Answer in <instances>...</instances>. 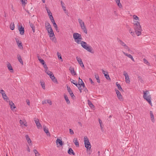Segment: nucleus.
Returning <instances> with one entry per match:
<instances>
[{
    "mask_svg": "<svg viewBox=\"0 0 156 156\" xmlns=\"http://www.w3.org/2000/svg\"><path fill=\"white\" fill-rule=\"evenodd\" d=\"M80 44L82 47L87 51L92 53H94V51L91 47L90 46H88V45L86 42L83 41H81Z\"/></svg>",
    "mask_w": 156,
    "mask_h": 156,
    "instance_id": "nucleus-3",
    "label": "nucleus"
},
{
    "mask_svg": "<svg viewBox=\"0 0 156 156\" xmlns=\"http://www.w3.org/2000/svg\"><path fill=\"white\" fill-rule=\"evenodd\" d=\"M80 27L83 30L84 32L86 34H87V30L86 27L84 23L83 24L81 25V26H80Z\"/></svg>",
    "mask_w": 156,
    "mask_h": 156,
    "instance_id": "nucleus-9",
    "label": "nucleus"
},
{
    "mask_svg": "<svg viewBox=\"0 0 156 156\" xmlns=\"http://www.w3.org/2000/svg\"><path fill=\"white\" fill-rule=\"evenodd\" d=\"M47 12L48 13V14L49 16H50V15H52L51 12V11H50V10H49L48 9H47Z\"/></svg>",
    "mask_w": 156,
    "mask_h": 156,
    "instance_id": "nucleus-57",
    "label": "nucleus"
},
{
    "mask_svg": "<svg viewBox=\"0 0 156 156\" xmlns=\"http://www.w3.org/2000/svg\"><path fill=\"white\" fill-rule=\"evenodd\" d=\"M19 122L21 125H23L25 126H27V122L25 120H22L20 119V120Z\"/></svg>",
    "mask_w": 156,
    "mask_h": 156,
    "instance_id": "nucleus-14",
    "label": "nucleus"
},
{
    "mask_svg": "<svg viewBox=\"0 0 156 156\" xmlns=\"http://www.w3.org/2000/svg\"><path fill=\"white\" fill-rule=\"evenodd\" d=\"M87 102L88 105L91 108H94V105L90 101L88 100H87Z\"/></svg>",
    "mask_w": 156,
    "mask_h": 156,
    "instance_id": "nucleus-27",
    "label": "nucleus"
},
{
    "mask_svg": "<svg viewBox=\"0 0 156 156\" xmlns=\"http://www.w3.org/2000/svg\"><path fill=\"white\" fill-rule=\"evenodd\" d=\"M45 26L51 39L53 41L55 40V39L54 37L55 35L50 24L48 23H45Z\"/></svg>",
    "mask_w": 156,
    "mask_h": 156,
    "instance_id": "nucleus-2",
    "label": "nucleus"
},
{
    "mask_svg": "<svg viewBox=\"0 0 156 156\" xmlns=\"http://www.w3.org/2000/svg\"><path fill=\"white\" fill-rule=\"evenodd\" d=\"M61 3L62 8L63 9V10L64 11H66V9L65 6H64V3L62 1H61Z\"/></svg>",
    "mask_w": 156,
    "mask_h": 156,
    "instance_id": "nucleus-43",
    "label": "nucleus"
},
{
    "mask_svg": "<svg viewBox=\"0 0 156 156\" xmlns=\"http://www.w3.org/2000/svg\"><path fill=\"white\" fill-rule=\"evenodd\" d=\"M76 59L79 63H80L83 62L81 58H78L77 56L76 57Z\"/></svg>",
    "mask_w": 156,
    "mask_h": 156,
    "instance_id": "nucleus-50",
    "label": "nucleus"
},
{
    "mask_svg": "<svg viewBox=\"0 0 156 156\" xmlns=\"http://www.w3.org/2000/svg\"><path fill=\"white\" fill-rule=\"evenodd\" d=\"M98 121H99V122L100 124V127L101 129V130H103V125L102 124V121L100 119H99Z\"/></svg>",
    "mask_w": 156,
    "mask_h": 156,
    "instance_id": "nucleus-39",
    "label": "nucleus"
},
{
    "mask_svg": "<svg viewBox=\"0 0 156 156\" xmlns=\"http://www.w3.org/2000/svg\"><path fill=\"white\" fill-rule=\"evenodd\" d=\"M49 16V18H50L51 22L52 21H53L54 20V18L52 16V15H51Z\"/></svg>",
    "mask_w": 156,
    "mask_h": 156,
    "instance_id": "nucleus-58",
    "label": "nucleus"
},
{
    "mask_svg": "<svg viewBox=\"0 0 156 156\" xmlns=\"http://www.w3.org/2000/svg\"><path fill=\"white\" fill-rule=\"evenodd\" d=\"M44 132L47 134V135L48 136H50V133L48 131V129L47 128H46V126H44Z\"/></svg>",
    "mask_w": 156,
    "mask_h": 156,
    "instance_id": "nucleus-18",
    "label": "nucleus"
},
{
    "mask_svg": "<svg viewBox=\"0 0 156 156\" xmlns=\"http://www.w3.org/2000/svg\"><path fill=\"white\" fill-rule=\"evenodd\" d=\"M133 21H139V17L135 15H133Z\"/></svg>",
    "mask_w": 156,
    "mask_h": 156,
    "instance_id": "nucleus-38",
    "label": "nucleus"
},
{
    "mask_svg": "<svg viewBox=\"0 0 156 156\" xmlns=\"http://www.w3.org/2000/svg\"><path fill=\"white\" fill-rule=\"evenodd\" d=\"M73 142L76 147H79V143L76 138H74L73 139Z\"/></svg>",
    "mask_w": 156,
    "mask_h": 156,
    "instance_id": "nucleus-25",
    "label": "nucleus"
},
{
    "mask_svg": "<svg viewBox=\"0 0 156 156\" xmlns=\"http://www.w3.org/2000/svg\"><path fill=\"white\" fill-rule=\"evenodd\" d=\"M26 138V140H27V141L28 143L30 145H32L31 143V141L29 137V136L27 135H26L25 136Z\"/></svg>",
    "mask_w": 156,
    "mask_h": 156,
    "instance_id": "nucleus-20",
    "label": "nucleus"
},
{
    "mask_svg": "<svg viewBox=\"0 0 156 156\" xmlns=\"http://www.w3.org/2000/svg\"><path fill=\"white\" fill-rule=\"evenodd\" d=\"M17 58H18V59L19 61L20 62L21 64H22V65H23V62L22 59L21 58V57L20 55H18Z\"/></svg>",
    "mask_w": 156,
    "mask_h": 156,
    "instance_id": "nucleus-29",
    "label": "nucleus"
},
{
    "mask_svg": "<svg viewBox=\"0 0 156 156\" xmlns=\"http://www.w3.org/2000/svg\"><path fill=\"white\" fill-rule=\"evenodd\" d=\"M34 121L36 124V126L38 129L41 128L42 126L40 123L39 122V119L36 118L34 119Z\"/></svg>",
    "mask_w": 156,
    "mask_h": 156,
    "instance_id": "nucleus-8",
    "label": "nucleus"
},
{
    "mask_svg": "<svg viewBox=\"0 0 156 156\" xmlns=\"http://www.w3.org/2000/svg\"><path fill=\"white\" fill-rule=\"evenodd\" d=\"M18 30L20 32V34L21 35H23L24 34V28L22 26H19L18 27Z\"/></svg>",
    "mask_w": 156,
    "mask_h": 156,
    "instance_id": "nucleus-12",
    "label": "nucleus"
},
{
    "mask_svg": "<svg viewBox=\"0 0 156 156\" xmlns=\"http://www.w3.org/2000/svg\"><path fill=\"white\" fill-rule=\"evenodd\" d=\"M52 23H53V25L54 27L55 28H57V25L55 23V20L53 21L52 22Z\"/></svg>",
    "mask_w": 156,
    "mask_h": 156,
    "instance_id": "nucleus-54",
    "label": "nucleus"
},
{
    "mask_svg": "<svg viewBox=\"0 0 156 156\" xmlns=\"http://www.w3.org/2000/svg\"><path fill=\"white\" fill-rule=\"evenodd\" d=\"M69 133L71 135H73L74 134V133L73 131V130L71 129H69Z\"/></svg>",
    "mask_w": 156,
    "mask_h": 156,
    "instance_id": "nucleus-60",
    "label": "nucleus"
},
{
    "mask_svg": "<svg viewBox=\"0 0 156 156\" xmlns=\"http://www.w3.org/2000/svg\"><path fill=\"white\" fill-rule=\"evenodd\" d=\"M117 40L119 43L122 46H123L126 44L124 42L122 41L121 40H120L118 38L117 39Z\"/></svg>",
    "mask_w": 156,
    "mask_h": 156,
    "instance_id": "nucleus-33",
    "label": "nucleus"
},
{
    "mask_svg": "<svg viewBox=\"0 0 156 156\" xmlns=\"http://www.w3.org/2000/svg\"><path fill=\"white\" fill-rule=\"evenodd\" d=\"M47 103H48L50 105H51L52 104V102L51 100H48L47 101Z\"/></svg>",
    "mask_w": 156,
    "mask_h": 156,
    "instance_id": "nucleus-62",
    "label": "nucleus"
},
{
    "mask_svg": "<svg viewBox=\"0 0 156 156\" xmlns=\"http://www.w3.org/2000/svg\"><path fill=\"white\" fill-rule=\"evenodd\" d=\"M85 147L87 148V150L88 151V150H90V149L91 148V145L90 144H84Z\"/></svg>",
    "mask_w": 156,
    "mask_h": 156,
    "instance_id": "nucleus-30",
    "label": "nucleus"
},
{
    "mask_svg": "<svg viewBox=\"0 0 156 156\" xmlns=\"http://www.w3.org/2000/svg\"><path fill=\"white\" fill-rule=\"evenodd\" d=\"M20 0L22 2V3L23 4H26L27 3H26V2H27V0Z\"/></svg>",
    "mask_w": 156,
    "mask_h": 156,
    "instance_id": "nucleus-59",
    "label": "nucleus"
},
{
    "mask_svg": "<svg viewBox=\"0 0 156 156\" xmlns=\"http://www.w3.org/2000/svg\"><path fill=\"white\" fill-rule=\"evenodd\" d=\"M123 47L125 49H126L129 51H130V50L129 48L126 45V44Z\"/></svg>",
    "mask_w": 156,
    "mask_h": 156,
    "instance_id": "nucleus-47",
    "label": "nucleus"
},
{
    "mask_svg": "<svg viewBox=\"0 0 156 156\" xmlns=\"http://www.w3.org/2000/svg\"><path fill=\"white\" fill-rule=\"evenodd\" d=\"M115 90L116 94H117V95H118V94H120V93L119 91V90Z\"/></svg>",
    "mask_w": 156,
    "mask_h": 156,
    "instance_id": "nucleus-64",
    "label": "nucleus"
},
{
    "mask_svg": "<svg viewBox=\"0 0 156 156\" xmlns=\"http://www.w3.org/2000/svg\"><path fill=\"white\" fill-rule=\"evenodd\" d=\"M68 153L70 155L72 154L73 155H75V153H74L73 150L71 148H69V149L68 151Z\"/></svg>",
    "mask_w": 156,
    "mask_h": 156,
    "instance_id": "nucleus-24",
    "label": "nucleus"
},
{
    "mask_svg": "<svg viewBox=\"0 0 156 156\" xmlns=\"http://www.w3.org/2000/svg\"><path fill=\"white\" fill-rule=\"evenodd\" d=\"M78 21L80 25V26H81V25L83 24L84 23V22L80 19L79 18L78 19Z\"/></svg>",
    "mask_w": 156,
    "mask_h": 156,
    "instance_id": "nucleus-45",
    "label": "nucleus"
},
{
    "mask_svg": "<svg viewBox=\"0 0 156 156\" xmlns=\"http://www.w3.org/2000/svg\"><path fill=\"white\" fill-rule=\"evenodd\" d=\"M103 73L104 74L105 76L106 79L107 80H111L109 75L108 74V73L107 72V74L105 73V71L103 70H102Z\"/></svg>",
    "mask_w": 156,
    "mask_h": 156,
    "instance_id": "nucleus-17",
    "label": "nucleus"
},
{
    "mask_svg": "<svg viewBox=\"0 0 156 156\" xmlns=\"http://www.w3.org/2000/svg\"><path fill=\"white\" fill-rule=\"evenodd\" d=\"M84 144H90V143L89 141V140L87 136H85L84 137Z\"/></svg>",
    "mask_w": 156,
    "mask_h": 156,
    "instance_id": "nucleus-22",
    "label": "nucleus"
},
{
    "mask_svg": "<svg viewBox=\"0 0 156 156\" xmlns=\"http://www.w3.org/2000/svg\"><path fill=\"white\" fill-rule=\"evenodd\" d=\"M122 53L125 55L127 56L129 58H130L134 62V60L133 56L131 55L130 54H129L127 53L124 52L123 51H122Z\"/></svg>",
    "mask_w": 156,
    "mask_h": 156,
    "instance_id": "nucleus-13",
    "label": "nucleus"
},
{
    "mask_svg": "<svg viewBox=\"0 0 156 156\" xmlns=\"http://www.w3.org/2000/svg\"><path fill=\"white\" fill-rule=\"evenodd\" d=\"M95 77L96 79L97 80V82L98 83H100V80L99 77V76L98 75L96 74L95 75Z\"/></svg>",
    "mask_w": 156,
    "mask_h": 156,
    "instance_id": "nucleus-42",
    "label": "nucleus"
},
{
    "mask_svg": "<svg viewBox=\"0 0 156 156\" xmlns=\"http://www.w3.org/2000/svg\"><path fill=\"white\" fill-rule=\"evenodd\" d=\"M116 85L117 87H118L119 90L120 91H123L122 88L121 87L120 84L119 83H118V82H116Z\"/></svg>",
    "mask_w": 156,
    "mask_h": 156,
    "instance_id": "nucleus-36",
    "label": "nucleus"
},
{
    "mask_svg": "<svg viewBox=\"0 0 156 156\" xmlns=\"http://www.w3.org/2000/svg\"><path fill=\"white\" fill-rule=\"evenodd\" d=\"M73 37L75 41L77 44H80L82 39L81 35L78 33H74Z\"/></svg>",
    "mask_w": 156,
    "mask_h": 156,
    "instance_id": "nucleus-5",
    "label": "nucleus"
},
{
    "mask_svg": "<svg viewBox=\"0 0 156 156\" xmlns=\"http://www.w3.org/2000/svg\"><path fill=\"white\" fill-rule=\"evenodd\" d=\"M143 97L150 105L152 104L151 102V97L148 91H143Z\"/></svg>",
    "mask_w": 156,
    "mask_h": 156,
    "instance_id": "nucleus-4",
    "label": "nucleus"
},
{
    "mask_svg": "<svg viewBox=\"0 0 156 156\" xmlns=\"http://www.w3.org/2000/svg\"><path fill=\"white\" fill-rule=\"evenodd\" d=\"M2 95L4 100H5L6 101H9V99L5 93L2 94Z\"/></svg>",
    "mask_w": 156,
    "mask_h": 156,
    "instance_id": "nucleus-26",
    "label": "nucleus"
},
{
    "mask_svg": "<svg viewBox=\"0 0 156 156\" xmlns=\"http://www.w3.org/2000/svg\"><path fill=\"white\" fill-rule=\"evenodd\" d=\"M79 83H80V84L81 85V86L82 87H83L84 88V87H85L84 83L83 82L82 80L81 79H80V77L79 78Z\"/></svg>",
    "mask_w": 156,
    "mask_h": 156,
    "instance_id": "nucleus-32",
    "label": "nucleus"
},
{
    "mask_svg": "<svg viewBox=\"0 0 156 156\" xmlns=\"http://www.w3.org/2000/svg\"><path fill=\"white\" fill-rule=\"evenodd\" d=\"M29 23L30 27L32 29L33 33H34L35 32V28L34 24L30 22H29Z\"/></svg>",
    "mask_w": 156,
    "mask_h": 156,
    "instance_id": "nucleus-23",
    "label": "nucleus"
},
{
    "mask_svg": "<svg viewBox=\"0 0 156 156\" xmlns=\"http://www.w3.org/2000/svg\"><path fill=\"white\" fill-rule=\"evenodd\" d=\"M56 142L57 145H58V144H59V145L62 146L63 145V142L62 140H61L59 139L58 138L56 141Z\"/></svg>",
    "mask_w": 156,
    "mask_h": 156,
    "instance_id": "nucleus-15",
    "label": "nucleus"
},
{
    "mask_svg": "<svg viewBox=\"0 0 156 156\" xmlns=\"http://www.w3.org/2000/svg\"><path fill=\"white\" fill-rule=\"evenodd\" d=\"M128 29L129 31V33L133 36L134 35H135L133 31L132 28L130 27H129Z\"/></svg>",
    "mask_w": 156,
    "mask_h": 156,
    "instance_id": "nucleus-37",
    "label": "nucleus"
},
{
    "mask_svg": "<svg viewBox=\"0 0 156 156\" xmlns=\"http://www.w3.org/2000/svg\"><path fill=\"white\" fill-rule=\"evenodd\" d=\"M15 40L18 47L20 48H23V46L21 42L20 41L19 39L18 38H16Z\"/></svg>",
    "mask_w": 156,
    "mask_h": 156,
    "instance_id": "nucleus-7",
    "label": "nucleus"
},
{
    "mask_svg": "<svg viewBox=\"0 0 156 156\" xmlns=\"http://www.w3.org/2000/svg\"><path fill=\"white\" fill-rule=\"evenodd\" d=\"M138 80L140 81L141 83H143L144 82L142 77L140 76H139L138 77Z\"/></svg>",
    "mask_w": 156,
    "mask_h": 156,
    "instance_id": "nucleus-55",
    "label": "nucleus"
},
{
    "mask_svg": "<svg viewBox=\"0 0 156 156\" xmlns=\"http://www.w3.org/2000/svg\"><path fill=\"white\" fill-rule=\"evenodd\" d=\"M9 105L12 110H13L16 108L14 104L12 101H9Z\"/></svg>",
    "mask_w": 156,
    "mask_h": 156,
    "instance_id": "nucleus-16",
    "label": "nucleus"
},
{
    "mask_svg": "<svg viewBox=\"0 0 156 156\" xmlns=\"http://www.w3.org/2000/svg\"><path fill=\"white\" fill-rule=\"evenodd\" d=\"M43 65V67L45 70H47L48 69V67L46 65L45 63L44 65Z\"/></svg>",
    "mask_w": 156,
    "mask_h": 156,
    "instance_id": "nucleus-61",
    "label": "nucleus"
},
{
    "mask_svg": "<svg viewBox=\"0 0 156 156\" xmlns=\"http://www.w3.org/2000/svg\"><path fill=\"white\" fill-rule=\"evenodd\" d=\"M59 53L58 52L57 53V55L58 56V58L59 59H62V56L61 55H59Z\"/></svg>",
    "mask_w": 156,
    "mask_h": 156,
    "instance_id": "nucleus-56",
    "label": "nucleus"
},
{
    "mask_svg": "<svg viewBox=\"0 0 156 156\" xmlns=\"http://www.w3.org/2000/svg\"><path fill=\"white\" fill-rule=\"evenodd\" d=\"M79 64L80 65V66L82 67H83V68L84 67V65L83 64V62H81L80 63H79Z\"/></svg>",
    "mask_w": 156,
    "mask_h": 156,
    "instance_id": "nucleus-63",
    "label": "nucleus"
},
{
    "mask_svg": "<svg viewBox=\"0 0 156 156\" xmlns=\"http://www.w3.org/2000/svg\"><path fill=\"white\" fill-rule=\"evenodd\" d=\"M39 60L42 65H44L45 63L43 59L39 58Z\"/></svg>",
    "mask_w": 156,
    "mask_h": 156,
    "instance_id": "nucleus-51",
    "label": "nucleus"
},
{
    "mask_svg": "<svg viewBox=\"0 0 156 156\" xmlns=\"http://www.w3.org/2000/svg\"><path fill=\"white\" fill-rule=\"evenodd\" d=\"M123 47L125 49H126L129 51H130V50L129 48L126 45V44Z\"/></svg>",
    "mask_w": 156,
    "mask_h": 156,
    "instance_id": "nucleus-49",
    "label": "nucleus"
},
{
    "mask_svg": "<svg viewBox=\"0 0 156 156\" xmlns=\"http://www.w3.org/2000/svg\"><path fill=\"white\" fill-rule=\"evenodd\" d=\"M150 114L151 119L152 122H154V119L153 113L152 111H150Z\"/></svg>",
    "mask_w": 156,
    "mask_h": 156,
    "instance_id": "nucleus-21",
    "label": "nucleus"
},
{
    "mask_svg": "<svg viewBox=\"0 0 156 156\" xmlns=\"http://www.w3.org/2000/svg\"><path fill=\"white\" fill-rule=\"evenodd\" d=\"M49 76L51 78V79L52 80L53 82L56 83H58L57 80L55 78L54 75L52 73H51Z\"/></svg>",
    "mask_w": 156,
    "mask_h": 156,
    "instance_id": "nucleus-10",
    "label": "nucleus"
},
{
    "mask_svg": "<svg viewBox=\"0 0 156 156\" xmlns=\"http://www.w3.org/2000/svg\"><path fill=\"white\" fill-rule=\"evenodd\" d=\"M118 98V99L121 101H123V97L120 93L119 94H118V95H117Z\"/></svg>",
    "mask_w": 156,
    "mask_h": 156,
    "instance_id": "nucleus-35",
    "label": "nucleus"
},
{
    "mask_svg": "<svg viewBox=\"0 0 156 156\" xmlns=\"http://www.w3.org/2000/svg\"><path fill=\"white\" fill-rule=\"evenodd\" d=\"M143 61L144 63L147 64L148 65H149L150 63L147 59L145 58H144Z\"/></svg>",
    "mask_w": 156,
    "mask_h": 156,
    "instance_id": "nucleus-52",
    "label": "nucleus"
},
{
    "mask_svg": "<svg viewBox=\"0 0 156 156\" xmlns=\"http://www.w3.org/2000/svg\"><path fill=\"white\" fill-rule=\"evenodd\" d=\"M76 86L79 89H83L82 87L81 86V85L80 83L78 84H76Z\"/></svg>",
    "mask_w": 156,
    "mask_h": 156,
    "instance_id": "nucleus-46",
    "label": "nucleus"
},
{
    "mask_svg": "<svg viewBox=\"0 0 156 156\" xmlns=\"http://www.w3.org/2000/svg\"><path fill=\"white\" fill-rule=\"evenodd\" d=\"M64 97L65 99V100H66V103L67 104H69L70 103V102L69 100V98L65 94L64 95Z\"/></svg>",
    "mask_w": 156,
    "mask_h": 156,
    "instance_id": "nucleus-28",
    "label": "nucleus"
},
{
    "mask_svg": "<svg viewBox=\"0 0 156 156\" xmlns=\"http://www.w3.org/2000/svg\"><path fill=\"white\" fill-rule=\"evenodd\" d=\"M123 75L125 77V81L126 83H129L130 82V79L129 76L126 71H124L123 72Z\"/></svg>",
    "mask_w": 156,
    "mask_h": 156,
    "instance_id": "nucleus-6",
    "label": "nucleus"
},
{
    "mask_svg": "<svg viewBox=\"0 0 156 156\" xmlns=\"http://www.w3.org/2000/svg\"><path fill=\"white\" fill-rule=\"evenodd\" d=\"M69 70L70 71V72L72 74H74V75L76 74V73L74 71L73 68L70 67L69 68Z\"/></svg>",
    "mask_w": 156,
    "mask_h": 156,
    "instance_id": "nucleus-34",
    "label": "nucleus"
},
{
    "mask_svg": "<svg viewBox=\"0 0 156 156\" xmlns=\"http://www.w3.org/2000/svg\"><path fill=\"white\" fill-rule=\"evenodd\" d=\"M10 28L11 30H13L14 29V24L13 23H11L10 25Z\"/></svg>",
    "mask_w": 156,
    "mask_h": 156,
    "instance_id": "nucleus-44",
    "label": "nucleus"
},
{
    "mask_svg": "<svg viewBox=\"0 0 156 156\" xmlns=\"http://www.w3.org/2000/svg\"><path fill=\"white\" fill-rule=\"evenodd\" d=\"M45 73H47V74H48V75H50L51 73H52L50 71L48 70V69H47V70H45Z\"/></svg>",
    "mask_w": 156,
    "mask_h": 156,
    "instance_id": "nucleus-53",
    "label": "nucleus"
},
{
    "mask_svg": "<svg viewBox=\"0 0 156 156\" xmlns=\"http://www.w3.org/2000/svg\"><path fill=\"white\" fill-rule=\"evenodd\" d=\"M33 151L35 154V156H41L40 154L37 150L34 149Z\"/></svg>",
    "mask_w": 156,
    "mask_h": 156,
    "instance_id": "nucleus-40",
    "label": "nucleus"
},
{
    "mask_svg": "<svg viewBox=\"0 0 156 156\" xmlns=\"http://www.w3.org/2000/svg\"><path fill=\"white\" fill-rule=\"evenodd\" d=\"M40 83L41 84V85L42 86V88L44 89H45V85L44 83L42 81H40Z\"/></svg>",
    "mask_w": 156,
    "mask_h": 156,
    "instance_id": "nucleus-41",
    "label": "nucleus"
},
{
    "mask_svg": "<svg viewBox=\"0 0 156 156\" xmlns=\"http://www.w3.org/2000/svg\"><path fill=\"white\" fill-rule=\"evenodd\" d=\"M134 29L136 34L138 36L141 35V28L139 21H133Z\"/></svg>",
    "mask_w": 156,
    "mask_h": 156,
    "instance_id": "nucleus-1",
    "label": "nucleus"
},
{
    "mask_svg": "<svg viewBox=\"0 0 156 156\" xmlns=\"http://www.w3.org/2000/svg\"><path fill=\"white\" fill-rule=\"evenodd\" d=\"M123 47L125 49H126L129 51H130V50L129 48L126 45V44Z\"/></svg>",
    "mask_w": 156,
    "mask_h": 156,
    "instance_id": "nucleus-48",
    "label": "nucleus"
},
{
    "mask_svg": "<svg viewBox=\"0 0 156 156\" xmlns=\"http://www.w3.org/2000/svg\"><path fill=\"white\" fill-rule=\"evenodd\" d=\"M67 89L72 98H74L75 97V96L73 93L72 90H71V88L69 87H67Z\"/></svg>",
    "mask_w": 156,
    "mask_h": 156,
    "instance_id": "nucleus-11",
    "label": "nucleus"
},
{
    "mask_svg": "<svg viewBox=\"0 0 156 156\" xmlns=\"http://www.w3.org/2000/svg\"><path fill=\"white\" fill-rule=\"evenodd\" d=\"M115 1L116 4H117L118 6L120 8H121L122 7V5L120 2V0H115Z\"/></svg>",
    "mask_w": 156,
    "mask_h": 156,
    "instance_id": "nucleus-31",
    "label": "nucleus"
},
{
    "mask_svg": "<svg viewBox=\"0 0 156 156\" xmlns=\"http://www.w3.org/2000/svg\"><path fill=\"white\" fill-rule=\"evenodd\" d=\"M7 66L8 69L9 70L11 71V72H13V70L12 69V68L11 64L9 63L8 62V63L7 64Z\"/></svg>",
    "mask_w": 156,
    "mask_h": 156,
    "instance_id": "nucleus-19",
    "label": "nucleus"
}]
</instances>
